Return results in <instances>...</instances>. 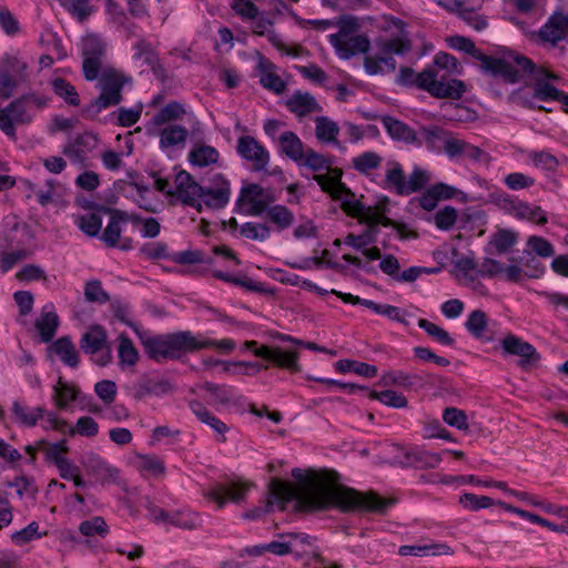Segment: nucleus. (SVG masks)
<instances>
[{
	"instance_id": "19",
	"label": "nucleus",
	"mask_w": 568,
	"mask_h": 568,
	"mask_svg": "<svg viewBox=\"0 0 568 568\" xmlns=\"http://www.w3.org/2000/svg\"><path fill=\"white\" fill-rule=\"evenodd\" d=\"M230 182L220 178V182L213 187L202 186L200 201L209 209L220 210L226 206L230 201Z\"/></svg>"
},
{
	"instance_id": "34",
	"label": "nucleus",
	"mask_w": 568,
	"mask_h": 568,
	"mask_svg": "<svg viewBox=\"0 0 568 568\" xmlns=\"http://www.w3.org/2000/svg\"><path fill=\"white\" fill-rule=\"evenodd\" d=\"M335 368L339 373L354 372L364 377H374L377 375V367L367 363L353 359H339L335 363Z\"/></svg>"
},
{
	"instance_id": "42",
	"label": "nucleus",
	"mask_w": 568,
	"mask_h": 568,
	"mask_svg": "<svg viewBox=\"0 0 568 568\" xmlns=\"http://www.w3.org/2000/svg\"><path fill=\"white\" fill-rule=\"evenodd\" d=\"M408 464L416 468H436L442 462L438 453L416 452L407 455Z\"/></svg>"
},
{
	"instance_id": "31",
	"label": "nucleus",
	"mask_w": 568,
	"mask_h": 568,
	"mask_svg": "<svg viewBox=\"0 0 568 568\" xmlns=\"http://www.w3.org/2000/svg\"><path fill=\"white\" fill-rule=\"evenodd\" d=\"M122 221H126V213L122 211H112L110 221L101 235V240L108 247H114L118 245L122 233Z\"/></svg>"
},
{
	"instance_id": "13",
	"label": "nucleus",
	"mask_w": 568,
	"mask_h": 568,
	"mask_svg": "<svg viewBox=\"0 0 568 568\" xmlns=\"http://www.w3.org/2000/svg\"><path fill=\"white\" fill-rule=\"evenodd\" d=\"M244 346L252 351L255 356L270 361L281 368H286L292 372L301 371L297 363L298 353L296 352H284L281 347H270L266 345L257 347L256 341H247L244 343Z\"/></svg>"
},
{
	"instance_id": "26",
	"label": "nucleus",
	"mask_w": 568,
	"mask_h": 568,
	"mask_svg": "<svg viewBox=\"0 0 568 568\" xmlns=\"http://www.w3.org/2000/svg\"><path fill=\"white\" fill-rule=\"evenodd\" d=\"M48 349L57 354L67 366L72 368L79 366V353L69 336L58 338Z\"/></svg>"
},
{
	"instance_id": "38",
	"label": "nucleus",
	"mask_w": 568,
	"mask_h": 568,
	"mask_svg": "<svg viewBox=\"0 0 568 568\" xmlns=\"http://www.w3.org/2000/svg\"><path fill=\"white\" fill-rule=\"evenodd\" d=\"M280 538L282 539L281 541L274 540L266 544L267 551L277 556L293 554L296 550V542H294V540H306V537L297 536L295 534H282L280 535Z\"/></svg>"
},
{
	"instance_id": "27",
	"label": "nucleus",
	"mask_w": 568,
	"mask_h": 568,
	"mask_svg": "<svg viewBox=\"0 0 568 568\" xmlns=\"http://www.w3.org/2000/svg\"><path fill=\"white\" fill-rule=\"evenodd\" d=\"M384 187L393 190L397 195L405 196L406 176L402 165L396 161L387 162Z\"/></svg>"
},
{
	"instance_id": "64",
	"label": "nucleus",
	"mask_w": 568,
	"mask_h": 568,
	"mask_svg": "<svg viewBox=\"0 0 568 568\" xmlns=\"http://www.w3.org/2000/svg\"><path fill=\"white\" fill-rule=\"evenodd\" d=\"M458 212L453 206H445L435 214V224L440 230H449L456 222Z\"/></svg>"
},
{
	"instance_id": "25",
	"label": "nucleus",
	"mask_w": 568,
	"mask_h": 568,
	"mask_svg": "<svg viewBox=\"0 0 568 568\" xmlns=\"http://www.w3.org/2000/svg\"><path fill=\"white\" fill-rule=\"evenodd\" d=\"M286 105L291 112L298 116L321 111V106L316 102L315 98L308 92H294L287 100Z\"/></svg>"
},
{
	"instance_id": "58",
	"label": "nucleus",
	"mask_w": 568,
	"mask_h": 568,
	"mask_svg": "<svg viewBox=\"0 0 568 568\" xmlns=\"http://www.w3.org/2000/svg\"><path fill=\"white\" fill-rule=\"evenodd\" d=\"M118 352L120 364L132 366L136 363L139 354L138 351L134 348L132 341L128 336L122 335L120 337V345Z\"/></svg>"
},
{
	"instance_id": "54",
	"label": "nucleus",
	"mask_w": 568,
	"mask_h": 568,
	"mask_svg": "<svg viewBox=\"0 0 568 568\" xmlns=\"http://www.w3.org/2000/svg\"><path fill=\"white\" fill-rule=\"evenodd\" d=\"M132 144H126L124 150L115 152L113 150H106L101 154V159L103 165L111 170L115 171L122 166V158L129 156L132 153Z\"/></svg>"
},
{
	"instance_id": "15",
	"label": "nucleus",
	"mask_w": 568,
	"mask_h": 568,
	"mask_svg": "<svg viewBox=\"0 0 568 568\" xmlns=\"http://www.w3.org/2000/svg\"><path fill=\"white\" fill-rule=\"evenodd\" d=\"M539 38L556 45L568 38V11H556L538 31Z\"/></svg>"
},
{
	"instance_id": "61",
	"label": "nucleus",
	"mask_w": 568,
	"mask_h": 568,
	"mask_svg": "<svg viewBox=\"0 0 568 568\" xmlns=\"http://www.w3.org/2000/svg\"><path fill=\"white\" fill-rule=\"evenodd\" d=\"M141 254L150 260H160V258H168L170 260V256L172 254L168 251V245L163 242H152V243H145L141 250Z\"/></svg>"
},
{
	"instance_id": "37",
	"label": "nucleus",
	"mask_w": 568,
	"mask_h": 568,
	"mask_svg": "<svg viewBox=\"0 0 568 568\" xmlns=\"http://www.w3.org/2000/svg\"><path fill=\"white\" fill-rule=\"evenodd\" d=\"M338 132L337 123L327 116H317L315 119V135L321 142H337Z\"/></svg>"
},
{
	"instance_id": "63",
	"label": "nucleus",
	"mask_w": 568,
	"mask_h": 568,
	"mask_svg": "<svg viewBox=\"0 0 568 568\" xmlns=\"http://www.w3.org/2000/svg\"><path fill=\"white\" fill-rule=\"evenodd\" d=\"M84 296L88 302L106 303L109 294L102 288L100 281H90L85 284Z\"/></svg>"
},
{
	"instance_id": "62",
	"label": "nucleus",
	"mask_w": 568,
	"mask_h": 568,
	"mask_svg": "<svg viewBox=\"0 0 568 568\" xmlns=\"http://www.w3.org/2000/svg\"><path fill=\"white\" fill-rule=\"evenodd\" d=\"M38 529L39 525L36 521H32L23 529L13 532L11 535V540L18 546L26 545L33 539L41 537V534L38 532Z\"/></svg>"
},
{
	"instance_id": "56",
	"label": "nucleus",
	"mask_w": 568,
	"mask_h": 568,
	"mask_svg": "<svg viewBox=\"0 0 568 568\" xmlns=\"http://www.w3.org/2000/svg\"><path fill=\"white\" fill-rule=\"evenodd\" d=\"M62 153L72 164L79 165L80 168L88 165V150L82 148V144H64Z\"/></svg>"
},
{
	"instance_id": "47",
	"label": "nucleus",
	"mask_w": 568,
	"mask_h": 568,
	"mask_svg": "<svg viewBox=\"0 0 568 568\" xmlns=\"http://www.w3.org/2000/svg\"><path fill=\"white\" fill-rule=\"evenodd\" d=\"M52 88L54 93L60 98L64 99V101L70 105L77 106L80 104V99L75 91V88L71 85L69 82H67L64 79H54L52 81Z\"/></svg>"
},
{
	"instance_id": "45",
	"label": "nucleus",
	"mask_w": 568,
	"mask_h": 568,
	"mask_svg": "<svg viewBox=\"0 0 568 568\" xmlns=\"http://www.w3.org/2000/svg\"><path fill=\"white\" fill-rule=\"evenodd\" d=\"M383 159L375 152H364L355 158H353V168L364 174H367L371 170L377 169Z\"/></svg>"
},
{
	"instance_id": "17",
	"label": "nucleus",
	"mask_w": 568,
	"mask_h": 568,
	"mask_svg": "<svg viewBox=\"0 0 568 568\" xmlns=\"http://www.w3.org/2000/svg\"><path fill=\"white\" fill-rule=\"evenodd\" d=\"M130 394L135 400H142L146 396H162L172 390V385L166 379H155L143 376L130 387Z\"/></svg>"
},
{
	"instance_id": "29",
	"label": "nucleus",
	"mask_w": 568,
	"mask_h": 568,
	"mask_svg": "<svg viewBox=\"0 0 568 568\" xmlns=\"http://www.w3.org/2000/svg\"><path fill=\"white\" fill-rule=\"evenodd\" d=\"M264 213L271 223H273L278 231L291 227L295 221L294 213L285 205L275 204L267 205Z\"/></svg>"
},
{
	"instance_id": "5",
	"label": "nucleus",
	"mask_w": 568,
	"mask_h": 568,
	"mask_svg": "<svg viewBox=\"0 0 568 568\" xmlns=\"http://www.w3.org/2000/svg\"><path fill=\"white\" fill-rule=\"evenodd\" d=\"M254 484L241 477L226 478L223 481L215 483L203 490V496L214 503L217 509L225 507L227 501L242 504L246 499L247 493Z\"/></svg>"
},
{
	"instance_id": "14",
	"label": "nucleus",
	"mask_w": 568,
	"mask_h": 568,
	"mask_svg": "<svg viewBox=\"0 0 568 568\" xmlns=\"http://www.w3.org/2000/svg\"><path fill=\"white\" fill-rule=\"evenodd\" d=\"M501 346L507 354L520 357L518 364L524 369H528L540 359V355L530 343L515 335L506 336L501 341Z\"/></svg>"
},
{
	"instance_id": "8",
	"label": "nucleus",
	"mask_w": 568,
	"mask_h": 568,
	"mask_svg": "<svg viewBox=\"0 0 568 568\" xmlns=\"http://www.w3.org/2000/svg\"><path fill=\"white\" fill-rule=\"evenodd\" d=\"M130 81L129 77L115 69L103 70L100 78L101 94L94 101L97 110L119 104L122 100V88Z\"/></svg>"
},
{
	"instance_id": "52",
	"label": "nucleus",
	"mask_w": 568,
	"mask_h": 568,
	"mask_svg": "<svg viewBox=\"0 0 568 568\" xmlns=\"http://www.w3.org/2000/svg\"><path fill=\"white\" fill-rule=\"evenodd\" d=\"M443 420L459 430H467L468 425V417L466 413L462 409H458L456 407H447L443 412Z\"/></svg>"
},
{
	"instance_id": "33",
	"label": "nucleus",
	"mask_w": 568,
	"mask_h": 568,
	"mask_svg": "<svg viewBox=\"0 0 568 568\" xmlns=\"http://www.w3.org/2000/svg\"><path fill=\"white\" fill-rule=\"evenodd\" d=\"M59 317L54 312L43 313L36 321V327L43 343H49L54 337L59 327Z\"/></svg>"
},
{
	"instance_id": "11",
	"label": "nucleus",
	"mask_w": 568,
	"mask_h": 568,
	"mask_svg": "<svg viewBox=\"0 0 568 568\" xmlns=\"http://www.w3.org/2000/svg\"><path fill=\"white\" fill-rule=\"evenodd\" d=\"M202 185H200L193 176L184 170H180L174 178V191L169 192V196H175L183 204L194 207L197 212H202Z\"/></svg>"
},
{
	"instance_id": "32",
	"label": "nucleus",
	"mask_w": 568,
	"mask_h": 568,
	"mask_svg": "<svg viewBox=\"0 0 568 568\" xmlns=\"http://www.w3.org/2000/svg\"><path fill=\"white\" fill-rule=\"evenodd\" d=\"M78 395L79 389L60 377L53 386L52 400L58 409H65L70 402L77 399Z\"/></svg>"
},
{
	"instance_id": "24",
	"label": "nucleus",
	"mask_w": 568,
	"mask_h": 568,
	"mask_svg": "<svg viewBox=\"0 0 568 568\" xmlns=\"http://www.w3.org/2000/svg\"><path fill=\"white\" fill-rule=\"evenodd\" d=\"M384 386H398L404 388L419 387L425 384V378L418 374H409L403 371H389L381 377Z\"/></svg>"
},
{
	"instance_id": "10",
	"label": "nucleus",
	"mask_w": 568,
	"mask_h": 568,
	"mask_svg": "<svg viewBox=\"0 0 568 568\" xmlns=\"http://www.w3.org/2000/svg\"><path fill=\"white\" fill-rule=\"evenodd\" d=\"M275 202V196L266 192L260 184L248 183L242 186L236 206L246 215L261 216L267 205Z\"/></svg>"
},
{
	"instance_id": "3",
	"label": "nucleus",
	"mask_w": 568,
	"mask_h": 568,
	"mask_svg": "<svg viewBox=\"0 0 568 568\" xmlns=\"http://www.w3.org/2000/svg\"><path fill=\"white\" fill-rule=\"evenodd\" d=\"M449 47L464 51L480 62V69L495 77H501L503 79L514 80L515 71L511 68V63L521 62L526 67L530 65L528 58L515 52L505 53L500 58H495L483 53L476 48L475 43L465 37L454 36L448 39Z\"/></svg>"
},
{
	"instance_id": "6",
	"label": "nucleus",
	"mask_w": 568,
	"mask_h": 568,
	"mask_svg": "<svg viewBox=\"0 0 568 568\" xmlns=\"http://www.w3.org/2000/svg\"><path fill=\"white\" fill-rule=\"evenodd\" d=\"M382 123L393 140L414 142L416 139H418L413 129L392 116H384L382 119ZM419 139L426 140L428 142H462L452 133L438 126L423 128L419 134Z\"/></svg>"
},
{
	"instance_id": "23",
	"label": "nucleus",
	"mask_w": 568,
	"mask_h": 568,
	"mask_svg": "<svg viewBox=\"0 0 568 568\" xmlns=\"http://www.w3.org/2000/svg\"><path fill=\"white\" fill-rule=\"evenodd\" d=\"M80 347L85 354H98L106 347V332L100 325H93L81 337Z\"/></svg>"
},
{
	"instance_id": "59",
	"label": "nucleus",
	"mask_w": 568,
	"mask_h": 568,
	"mask_svg": "<svg viewBox=\"0 0 568 568\" xmlns=\"http://www.w3.org/2000/svg\"><path fill=\"white\" fill-rule=\"evenodd\" d=\"M94 392L105 405H110L115 399L118 388L113 381L102 379L94 385Z\"/></svg>"
},
{
	"instance_id": "60",
	"label": "nucleus",
	"mask_w": 568,
	"mask_h": 568,
	"mask_svg": "<svg viewBox=\"0 0 568 568\" xmlns=\"http://www.w3.org/2000/svg\"><path fill=\"white\" fill-rule=\"evenodd\" d=\"M170 261L176 264L191 265L204 263V253L200 250H186L182 252L172 253Z\"/></svg>"
},
{
	"instance_id": "53",
	"label": "nucleus",
	"mask_w": 568,
	"mask_h": 568,
	"mask_svg": "<svg viewBox=\"0 0 568 568\" xmlns=\"http://www.w3.org/2000/svg\"><path fill=\"white\" fill-rule=\"evenodd\" d=\"M79 530L84 536H105L109 532V527L105 523V520L100 517L95 516L89 520H84L80 524Z\"/></svg>"
},
{
	"instance_id": "1",
	"label": "nucleus",
	"mask_w": 568,
	"mask_h": 568,
	"mask_svg": "<svg viewBox=\"0 0 568 568\" xmlns=\"http://www.w3.org/2000/svg\"><path fill=\"white\" fill-rule=\"evenodd\" d=\"M292 476L297 480V485L276 477L272 478L268 483V498L265 506L254 507L243 513L242 517L248 520L258 519L272 511L275 501L284 505L295 500L297 509L308 511L337 508L343 513L365 510L377 514H385L394 504L393 499L382 498L373 491L359 493L354 488L331 484L316 476H304L300 468H294Z\"/></svg>"
},
{
	"instance_id": "51",
	"label": "nucleus",
	"mask_w": 568,
	"mask_h": 568,
	"mask_svg": "<svg viewBox=\"0 0 568 568\" xmlns=\"http://www.w3.org/2000/svg\"><path fill=\"white\" fill-rule=\"evenodd\" d=\"M377 232V229H375L374 226L367 227V230L359 235H355L352 233L348 234L345 237L344 243L359 251L366 247L367 245L375 243Z\"/></svg>"
},
{
	"instance_id": "36",
	"label": "nucleus",
	"mask_w": 568,
	"mask_h": 568,
	"mask_svg": "<svg viewBox=\"0 0 568 568\" xmlns=\"http://www.w3.org/2000/svg\"><path fill=\"white\" fill-rule=\"evenodd\" d=\"M465 326L473 337L483 339L488 328L487 314L481 310L473 311L468 315Z\"/></svg>"
},
{
	"instance_id": "2",
	"label": "nucleus",
	"mask_w": 568,
	"mask_h": 568,
	"mask_svg": "<svg viewBox=\"0 0 568 568\" xmlns=\"http://www.w3.org/2000/svg\"><path fill=\"white\" fill-rule=\"evenodd\" d=\"M145 354L155 362L179 361L187 353H194L205 344H200L190 331L162 335H140Z\"/></svg>"
},
{
	"instance_id": "30",
	"label": "nucleus",
	"mask_w": 568,
	"mask_h": 568,
	"mask_svg": "<svg viewBox=\"0 0 568 568\" xmlns=\"http://www.w3.org/2000/svg\"><path fill=\"white\" fill-rule=\"evenodd\" d=\"M517 242V234L511 230H498L488 242L486 251L488 253L504 254L508 252Z\"/></svg>"
},
{
	"instance_id": "18",
	"label": "nucleus",
	"mask_w": 568,
	"mask_h": 568,
	"mask_svg": "<svg viewBox=\"0 0 568 568\" xmlns=\"http://www.w3.org/2000/svg\"><path fill=\"white\" fill-rule=\"evenodd\" d=\"M332 47L341 59L348 60L359 53L366 54L371 49V41L365 34H351L338 39Z\"/></svg>"
},
{
	"instance_id": "16",
	"label": "nucleus",
	"mask_w": 568,
	"mask_h": 568,
	"mask_svg": "<svg viewBox=\"0 0 568 568\" xmlns=\"http://www.w3.org/2000/svg\"><path fill=\"white\" fill-rule=\"evenodd\" d=\"M81 464L88 474L94 476L101 483H115L120 473L118 468L93 452L85 454Z\"/></svg>"
},
{
	"instance_id": "49",
	"label": "nucleus",
	"mask_w": 568,
	"mask_h": 568,
	"mask_svg": "<svg viewBox=\"0 0 568 568\" xmlns=\"http://www.w3.org/2000/svg\"><path fill=\"white\" fill-rule=\"evenodd\" d=\"M429 181V172L416 166L408 179H406L405 196L420 191Z\"/></svg>"
},
{
	"instance_id": "39",
	"label": "nucleus",
	"mask_w": 568,
	"mask_h": 568,
	"mask_svg": "<svg viewBox=\"0 0 568 568\" xmlns=\"http://www.w3.org/2000/svg\"><path fill=\"white\" fill-rule=\"evenodd\" d=\"M378 55L404 54L410 50V42L407 39L395 38L388 40H379L376 42Z\"/></svg>"
},
{
	"instance_id": "43",
	"label": "nucleus",
	"mask_w": 568,
	"mask_h": 568,
	"mask_svg": "<svg viewBox=\"0 0 568 568\" xmlns=\"http://www.w3.org/2000/svg\"><path fill=\"white\" fill-rule=\"evenodd\" d=\"M368 396L371 399L379 400L384 405L394 408H404L408 404L407 398L403 394L390 389L383 392L371 390Z\"/></svg>"
},
{
	"instance_id": "28",
	"label": "nucleus",
	"mask_w": 568,
	"mask_h": 568,
	"mask_svg": "<svg viewBox=\"0 0 568 568\" xmlns=\"http://www.w3.org/2000/svg\"><path fill=\"white\" fill-rule=\"evenodd\" d=\"M190 408L199 420L210 426L219 435L224 436V434L229 430V427L225 425V423L214 416L202 403L192 400L190 402ZM222 440L224 442L225 437H223Z\"/></svg>"
},
{
	"instance_id": "48",
	"label": "nucleus",
	"mask_w": 568,
	"mask_h": 568,
	"mask_svg": "<svg viewBox=\"0 0 568 568\" xmlns=\"http://www.w3.org/2000/svg\"><path fill=\"white\" fill-rule=\"evenodd\" d=\"M459 504L471 511L489 508L495 505V500L488 496H478L471 493H465L459 497Z\"/></svg>"
},
{
	"instance_id": "44",
	"label": "nucleus",
	"mask_w": 568,
	"mask_h": 568,
	"mask_svg": "<svg viewBox=\"0 0 568 568\" xmlns=\"http://www.w3.org/2000/svg\"><path fill=\"white\" fill-rule=\"evenodd\" d=\"M79 229L88 236H98L102 227V217L98 212H91L80 216L77 221Z\"/></svg>"
},
{
	"instance_id": "20",
	"label": "nucleus",
	"mask_w": 568,
	"mask_h": 568,
	"mask_svg": "<svg viewBox=\"0 0 568 568\" xmlns=\"http://www.w3.org/2000/svg\"><path fill=\"white\" fill-rule=\"evenodd\" d=\"M237 153L250 163L252 171H266L270 153L263 144H237Z\"/></svg>"
},
{
	"instance_id": "40",
	"label": "nucleus",
	"mask_w": 568,
	"mask_h": 568,
	"mask_svg": "<svg viewBox=\"0 0 568 568\" xmlns=\"http://www.w3.org/2000/svg\"><path fill=\"white\" fill-rule=\"evenodd\" d=\"M334 24L338 27L339 30L338 32L328 36L331 44L337 43L338 39L343 37L345 38L346 36L353 34L359 28L357 18L353 16H342L334 21Z\"/></svg>"
},
{
	"instance_id": "55",
	"label": "nucleus",
	"mask_w": 568,
	"mask_h": 568,
	"mask_svg": "<svg viewBox=\"0 0 568 568\" xmlns=\"http://www.w3.org/2000/svg\"><path fill=\"white\" fill-rule=\"evenodd\" d=\"M418 326L420 328H423L429 336L435 338L440 344H443V345H453L454 344V339L448 334V332L445 331L444 328L439 327L438 325H436L425 318H420L418 321Z\"/></svg>"
},
{
	"instance_id": "4",
	"label": "nucleus",
	"mask_w": 568,
	"mask_h": 568,
	"mask_svg": "<svg viewBox=\"0 0 568 568\" xmlns=\"http://www.w3.org/2000/svg\"><path fill=\"white\" fill-rule=\"evenodd\" d=\"M528 61L530 62L529 67H526L521 62L511 63V68L515 71L514 80H505L510 83H515L524 79L526 75H530L534 80L532 97L535 99L540 101H548L551 99L560 102L565 93L560 92L549 83V80L557 79V75L542 68H537L530 59H528Z\"/></svg>"
},
{
	"instance_id": "22",
	"label": "nucleus",
	"mask_w": 568,
	"mask_h": 568,
	"mask_svg": "<svg viewBox=\"0 0 568 568\" xmlns=\"http://www.w3.org/2000/svg\"><path fill=\"white\" fill-rule=\"evenodd\" d=\"M11 414L16 423L24 427H33L42 419L45 408L42 406L28 407L19 400H14L11 406Z\"/></svg>"
},
{
	"instance_id": "50",
	"label": "nucleus",
	"mask_w": 568,
	"mask_h": 568,
	"mask_svg": "<svg viewBox=\"0 0 568 568\" xmlns=\"http://www.w3.org/2000/svg\"><path fill=\"white\" fill-rule=\"evenodd\" d=\"M202 388L214 396L215 404L227 405L234 399V389L232 387L205 382Z\"/></svg>"
},
{
	"instance_id": "21",
	"label": "nucleus",
	"mask_w": 568,
	"mask_h": 568,
	"mask_svg": "<svg viewBox=\"0 0 568 568\" xmlns=\"http://www.w3.org/2000/svg\"><path fill=\"white\" fill-rule=\"evenodd\" d=\"M48 128H49V131L51 133H55V132H64V133L74 132L75 136H74V141L73 142H90L91 140L92 141H97L98 140L97 134L93 133L92 131L80 132L79 131V121L75 120V119H68V118H63V116H55V118H53L51 120V122H50Z\"/></svg>"
},
{
	"instance_id": "7",
	"label": "nucleus",
	"mask_w": 568,
	"mask_h": 568,
	"mask_svg": "<svg viewBox=\"0 0 568 568\" xmlns=\"http://www.w3.org/2000/svg\"><path fill=\"white\" fill-rule=\"evenodd\" d=\"M420 89L426 90L435 98L459 99L466 90L463 81L457 79H446L434 68H426L419 73Z\"/></svg>"
},
{
	"instance_id": "35",
	"label": "nucleus",
	"mask_w": 568,
	"mask_h": 568,
	"mask_svg": "<svg viewBox=\"0 0 568 568\" xmlns=\"http://www.w3.org/2000/svg\"><path fill=\"white\" fill-rule=\"evenodd\" d=\"M190 162L193 165L203 168L216 163L219 160V152L209 144H199L189 154Z\"/></svg>"
},
{
	"instance_id": "9",
	"label": "nucleus",
	"mask_w": 568,
	"mask_h": 568,
	"mask_svg": "<svg viewBox=\"0 0 568 568\" xmlns=\"http://www.w3.org/2000/svg\"><path fill=\"white\" fill-rule=\"evenodd\" d=\"M106 54V42L97 34H88L82 40L83 74L85 80L98 78Z\"/></svg>"
},
{
	"instance_id": "41",
	"label": "nucleus",
	"mask_w": 568,
	"mask_h": 568,
	"mask_svg": "<svg viewBox=\"0 0 568 568\" xmlns=\"http://www.w3.org/2000/svg\"><path fill=\"white\" fill-rule=\"evenodd\" d=\"M170 524L179 528L193 530L201 526L202 519L197 513L181 510L171 514Z\"/></svg>"
},
{
	"instance_id": "57",
	"label": "nucleus",
	"mask_w": 568,
	"mask_h": 568,
	"mask_svg": "<svg viewBox=\"0 0 568 568\" xmlns=\"http://www.w3.org/2000/svg\"><path fill=\"white\" fill-rule=\"evenodd\" d=\"M241 235L254 241H265L268 239L271 229L266 224L246 222L241 226Z\"/></svg>"
},
{
	"instance_id": "46",
	"label": "nucleus",
	"mask_w": 568,
	"mask_h": 568,
	"mask_svg": "<svg viewBox=\"0 0 568 568\" xmlns=\"http://www.w3.org/2000/svg\"><path fill=\"white\" fill-rule=\"evenodd\" d=\"M185 114V110L183 105L179 102H171L162 108L154 116L153 123L156 125H162L173 120L180 119Z\"/></svg>"
},
{
	"instance_id": "12",
	"label": "nucleus",
	"mask_w": 568,
	"mask_h": 568,
	"mask_svg": "<svg viewBox=\"0 0 568 568\" xmlns=\"http://www.w3.org/2000/svg\"><path fill=\"white\" fill-rule=\"evenodd\" d=\"M314 179L323 191L329 193L334 200L342 202L341 206L348 215L353 216L355 213L363 211L364 204L356 200L355 194L342 182L329 180L325 175H315Z\"/></svg>"
}]
</instances>
